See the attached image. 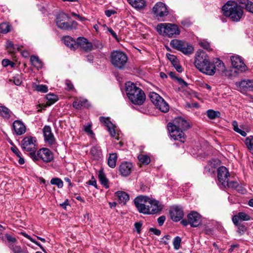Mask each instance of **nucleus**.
<instances>
[{"mask_svg": "<svg viewBox=\"0 0 253 253\" xmlns=\"http://www.w3.org/2000/svg\"><path fill=\"white\" fill-rule=\"evenodd\" d=\"M149 231L158 236L161 234V231L156 228H150Z\"/></svg>", "mask_w": 253, "mask_h": 253, "instance_id": "obj_60", "label": "nucleus"}, {"mask_svg": "<svg viewBox=\"0 0 253 253\" xmlns=\"http://www.w3.org/2000/svg\"><path fill=\"white\" fill-rule=\"evenodd\" d=\"M126 91L129 100L135 105H141L144 102L146 96L144 91L132 82L126 84Z\"/></svg>", "mask_w": 253, "mask_h": 253, "instance_id": "obj_3", "label": "nucleus"}, {"mask_svg": "<svg viewBox=\"0 0 253 253\" xmlns=\"http://www.w3.org/2000/svg\"><path fill=\"white\" fill-rule=\"evenodd\" d=\"M33 87L36 91L42 93H45L48 91V88L46 85L34 84Z\"/></svg>", "mask_w": 253, "mask_h": 253, "instance_id": "obj_43", "label": "nucleus"}, {"mask_svg": "<svg viewBox=\"0 0 253 253\" xmlns=\"http://www.w3.org/2000/svg\"><path fill=\"white\" fill-rule=\"evenodd\" d=\"M11 62L7 59H4L2 61V64L4 67H6L10 64Z\"/></svg>", "mask_w": 253, "mask_h": 253, "instance_id": "obj_63", "label": "nucleus"}, {"mask_svg": "<svg viewBox=\"0 0 253 253\" xmlns=\"http://www.w3.org/2000/svg\"><path fill=\"white\" fill-rule=\"evenodd\" d=\"M50 183L52 185H56L58 188H61L63 186V182L59 178H53L51 179Z\"/></svg>", "mask_w": 253, "mask_h": 253, "instance_id": "obj_46", "label": "nucleus"}, {"mask_svg": "<svg viewBox=\"0 0 253 253\" xmlns=\"http://www.w3.org/2000/svg\"><path fill=\"white\" fill-rule=\"evenodd\" d=\"M153 12L158 18H163L169 14L167 6L162 2H157L155 4L153 8Z\"/></svg>", "mask_w": 253, "mask_h": 253, "instance_id": "obj_13", "label": "nucleus"}, {"mask_svg": "<svg viewBox=\"0 0 253 253\" xmlns=\"http://www.w3.org/2000/svg\"><path fill=\"white\" fill-rule=\"evenodd\" d=\"M171 219L175 222L180 220L183 216L182 209L178 206H173L169 211Z\"/></svg>", "mask_w": 253, "mask_h": 253, "instance_id": "obj_18", "label": "nucleus"}, {"mask_svg": "<svg viewBox=\"0 0 253 253\" xmlns=\"http://www.w3.org/2000/svg\"><path fill=\"white\" fill-rule=\"evenodd\" d=\"M128 3L137 9H141L145 5V0H128Z\"/></svg>", "mask_w": 253, "mask_h": 253, "instance_id": "obj_27", "label": "nucleus"}, {"mask_svg": "<svg viewBox=\"0 0 253 253\" xmlns=\"http://www.w3.org/2000/svg\"><path fill=\"white\" fill-rule=\"evenodd\" d=\"M79 46L85 51H91L93 47L91 43L84 37H79L77 39V48Z\"/></svg>", "mask_w": 253, "mask_h": 253, "instance_id": "obj_20", "label": "nucleus"}, {"mask_svg": "<svg viewBox=\"0 0 253 253\" xmlns=\"http://www.w3.org/2000/svg\"><path fill=\"white\" fill-rule=\"evenodd\" d=\"M149 97L152 102L155 105L157 109L162 112H167L169 110V106L165 100L155 92H150Z\"/></svg>", "mask_w": 253, "mask_h": 253, "instance_id": "obj_8", "label": "nucleus"}, {"mask_svg": "<svg viewBox=\"0 0 253 253\" xmlns=\"http://www.w3.org/2000/svg\"><path fill=\"white\" fill-rule=\"evenodd\" d=\"M99 120L101 123L103 124L107 128L113 126V124L110 121L108 118H106L103 117H100Z\"/></svg>", "mask_w": 253, "mask_h": 253, "instance_id": "obj_47", "label": "nucleus"}, {"mask_svg": "<svg viewBox=\"0 0 253 253\" xmlns=\"http://www.w3.org/2000/svg\"><path fill=\"white\" fill-rule=\"evenodd\" d=\"M250 219V216L244 212H240L237 215H235L232 217V221L235 225L238 224L240 220L248 221Z\"/></svg>", "mask_w": 253, "mask_h": 253, "instance_id": "obj_24", "label": "nucleus"}, {"mask_svg": "<svg viewBox=\"0 0 253 253\" xmlns=\"http://www.w3.org/2000/svg\"><path fill=\"white\" fill-rule=\"evenodd\" d=\"M6 47L8 52L11 54L15 53L16 51H20L21 50V47L20 46L14 45L10 41L7 42Z\"/></svg>", "mask_w": 253, "mask_h": 253, "instance_id": "obj_30", "label": "nucleus"}, {"mask_svg": "<svg viewBox=\"0 0 253 253\" xmlns=\"http://www.w3.org/2000/svg\"><path fill=\"white\" fill-rule=\"evenodd\" d=\"M13 128L17 135H22L26 131V127L21 121H15L13 123Z\"/></svg>", "mask_w": 253, "mask_h": 253, "instance_id": "obj_25", "label": "nucleus"}, {"mask_svg": "<svg viewBox=\"0 0 253 253\" xmlns=\"http://www.w3.org/2000/svg\"><path fill=\"white\" fill-rule=\"evenodd\" d=\"M229 173L227 169L223 166L219 167L217 169V178L219 184L222 186L226 184V182L228 180Z\"/></svg>", "mask_w": 253, "mask_h": 253, "instance_id": "obj_15", "label": "nucleus"}, {"mask_svg": "<svg viewBox=\"0 0 253 253\" xmlns=\"http://www.w3.org/2000/svg\"><path fill=\"white\" fill-rule=\"evenodd\" d=\"M181 242V239L179 237L177 236L175 238H174L173 241V245L174 249L178 250L179 249Z\"/></svg>", "mask_w": 253, "mask_h": 253, "instance_id": "obj_49", "label": "nucleus"}, {"mask_svg": "<svg viewBox=\"0 0 253 253\" xmlns=\"http://www.w3.org/2000/svg\"><path fill=\"white\" fill-rule=\"evenodd\" d=\"M47 102L46 103V106H50L54 104L58 100L57 96L54 94H48L46 95Z\"/></svg>", "mask_w": 253, "mask_h": 253, "instance_id": "obj_39", "label": "nucleus"}, {"mask_svg": "<svg viewBox=\"0 0 253 253\" xmlns=\"http://www.w3.org/2000/svg\"><path fill=\"white\" fill-rule=\"evenodd\" d=\"M167 56L168 58L171 61L173 65H174V64L178 63L177 59L175 56L168 53L167 54Z\"/></svg>", "mask_w": 253, "mask_h": 253, "instance_id": "obj_51", "label": "nucleus"}, {"mask_svg": "<svg viewBox=\"0 0 253 253\" xmlns=\"http://www.w3.org/2000/svg\"><path fill=\"white\" fill-rule=\"evenodd\" d=\"M43 133L44 137V140L46 143L50 145L55 143V139L52 133L51 128L49 126H45L43 128Z\"/></svg>", "mask_w": 253, "mask_h": 253, "instance_id": "obj_21", "label": "nucleus"}, {"mask_svg": "<svg viewBox=\"0 0 253 253\" xmlns=\"http://www.w3.org/2000/svg\"><path fill=\"white\" fill-rule=\"evenodd\" d=\"M214 62L216 67V71H218L219 72H223L226 70L224 63L218 58L215 59Z\"/></svg>", "mask_w": 253, "mask_h": 253, "instance_id": "obj_33", "label": "nucleus"}, {"mask_svg": "<svg viewBox=\"0 0 253 253\" xmlns=\"http://www.w3.org/2000/svg\"><path fill=\"white\" fill-rule=\"evenodd\" d=\"M21 147L26 151L36 153L37 149V139L35 137L27 136L21 141Z\"/></svg>", "mask_w": 253, "mask_h": 253, "instance_id": "obj_10", "label": "nucleus"}, {"mask_svg": "<svg viewBox=\"0 0 253 253\" xmlns=\"http://www.w3.org/2000/svg\"><path fill=\"white\" fill-rule=\"evenodd\" d=\"M235 225L238 226V232L240 234H242L245 232L246 227L245 226L241 224L240 222H238V224Z\"/></svg>", "mask_w": 253, "mask_h": 253, "instance_id": "obj_52", "label": "nucleus"}, {"mask_svg": "<svg viewBox=\"0 0 253 253\" xmlns=\"http://www.w3.org/2000/svg\"><path fill=\"white\" fill-rule=\"evenodd\" d=\"M98 178L101 183L106 188L109 187L108 180L107 179L105 174L102 171L100 170L98 173Z\"/></svg>", "mask_w": 253, "mask_h": 253, "instance_id": "obj_36", "label": "nucleus"}, {"mask_svg": "<svg viewBox=\"0 0 253 253\" xmlns=\"http://www.w3.org/2000/svg\"><path fill=\"white\" fill-rule=\"evenodd\" d=\"M133 169V166L131 163L124 162L119 167V171L122 176H127L130 174Z\"/></svg>", "mask_w": 253, "mask_h": 253, "instance_id": "obj_19", "label": "nucleus"}, {"mask_svg": "<svg viewBox=\"0 0 253 253\" xmlns=\"http://www.w3.org/2000/svg\"><path fill=\"white\" fill-rule=\"evenodd\" d=\"M157 30L160 34L168 37H173L180 34L178 27L171 23H161L157 27Z\"/></svg>", "mask_w": 253, "mask_h": 253, "instance_id": "obj_4", "label": "nucleus"}, {"mask_svg": "<svg viewBox=\"0 0 253 253\" xmlns=\"http://www.w3.org/2000/svg\"><path fill=\"white\" fill-rule=\"evenodd\" d=\"M69 21V17L65 13H61L57 15L56 19L57 26L61 30H69L72 28V25Z\"/></svg>", "mask_w": 253, "mask_h": 253, "instance_id": "obj_11", "label": "nucleus"}, {"mask_svg": "<svg viewBox=\"0 0 253 253\" xmlns=\"http://www.w3.org/2000/svg\"><path fill=\"white\" fill-rule=\"evenodd\" d=\"M232 126L233 127V129L237 132L243 136H246L247 135V133L241 129H240L238 127V123L236 121H234L232 123Z\"/></svg>", "mask_w": 253, "mask_h": 253, "instance_id": "obj_44", "label": "nucleus"}, {"mask_svg": "<svg viewBox=\"0 0 253 253\" xmlns=\"http://www.w3.org/2000/svg\"><path fill=\"white\" fill-rule=\"evenodd\" d=\"M11 112L5 106H0V115L3 118L8 119L10 117Z\"/></svg>", "mask_w": 253, "mask_h": 253, "instance_id": "obj_40", "label": "nucleus"}, {"mask_svg": "<svg viewBox=\"0 0 253 253\" xmlns=\"http://www.w3.org/2000/svg\"><path fill=\"white\" fill-rule=\"evenodd\" d=\"M236 85L238 87L239 90L242 92H244L248 89L253 88V80H242L241 82L236 83Z\"/></svg>", "mask_w": 253, "mask_h": 253, "instance_id": "obj_22", "label": "nucleus"}, {"mask_svg": "<svg viewBox=\"0 0 253 253\" xmlns=\"http://www.w3.org/2000/svg\"><path fill=\"white\" fill-rule=\"evenodd\" d=\"M138 159L142 164L144 165H148L150 162V158L147 155H139L138 156Z\"/></svg>", "mask_w": 253, "mask_h": 253, "instance_id": "obj_45", "label": "nucleus"}, {"mask_svg": "<svg viewBox=\"0 0 253 253\" xmlns=\"http://www.w3.org/2000/svg\"><path fill=\"white\" fill-rule=\"evenodd\" d=\"M65 84L66 86V89L68 90H71L74 89V85L69 80H66Z\"/></svg>", "mask_w": 253, "mask_h": 253, "instance_id": "obj_53", "label": "nucleus"}, {"mask_svg": "<svg viewBox=\"0 0 253 253\" xmlns=\"http://www.w3.org/2000/svg\"><path fill=\"white\" fill-rule=\"evenodd\" d=\"M5 238L8 242V246L9 244H13L17 241V239L14 236H11L8 234H5Z\"/></svg>", "mask_w": 253, "mask_h": 253, "instance_id": "obj_50", "label": "nucleus"}, {"mask_svg": "<svg viewBox=\"0 0 253 253\" xmlns=\"http://www.w3.org/2000/svg\"><path fill=\"white\" fill-rule=\"evenodd\" d=\"M9 31V26L6 23L0 24V33H6Z\"/></svg>", "mask_w": 253, "mask_h": 253, "instance_id": "obj_48", "label": "nucleus"}, {"mask_svg": "<svg viewBox=\"0 0 253 253\" xmlns=\"http://www.w3.org/2000/svg\"><path fill=\"white\" fill-rule=\"evenodd\" d=\"M63 41L64 44L70 48L75 50L77 48V41H75L70 36H65Z\"/></svg>", "mask_w": 253, "mask_h": 253, "instance_id": "obj_26", "label": "nucleus"}, {"mask_svg": "<svg viewBox=\"0 0 253 253\" xmlns=\"http://www.w3.org/2000/svg\"><path fill=\"white\" fill-rule=\"evenodd\" d=\"M115 196L118 199L120 202L124 204H125L129 199L128 195L123 191L116 192Z\"/></svg>", "mask_w": 253, "mask_h": 253, "instance_id": "obj_28", "label": "nucleus"}, {"mask_svg": "<svg viewBox=\"0 0 253 253\" xmlns=\"http://www.w3.org/2000/svg\"><path fill=\"white\" fill-rule=\"evenodd\" d=\"M108 31L116 40H118V37L116 33L111 28H108Z\"/></svg>", "mask_w": 253, "mask_h": 253, "instance_id": "obj_62", "label": "nucleus"}, {"mask_svg": "<svg viewBox=\"0 0 253 253\" xmlns=\"http://www.w3.org/2000/svg\"><path fill=\"white\" fill-rule=\"evenodd\" d=\"M230 59L233 67L242 72L246 71L247 66L240 56L233 55L231 56Z\"/></svg>", "mask_w": 253, "mask_h": 253, "instance_id": "obj_17", "label": "nucleus"}, {"mask_svg": "<svg viewBox=\"0 0 253 253\" xmlns=\"http://www.w3.org/2000/svg\"><path fill=\"white\" fill-rule=\"evenodd\" d=\"M200 44L201 46L203 47L204 49H207L208 51H210L211 50V48H210V44L206 42H200Z\"/></svg>", "mask_w": 253, "mask_h": 253, "instance_id": "obj_54", "label": "nucleus"}, {"mask_svg": "<svg viewBox=\"0 0 253 253\" xmlns=\"http://www.w3.org/2000/svg\"><path fill=\"white\" fill-rule=\"evenodd\" d=\"M87 183L89 184V185H93L94 186V187H97V184H96V180L94 179L93 177H92L91 178V179H90V180H89L88 182H87Z\"/></svg>", "mask_w": 253, "mask_h": 253, "instance_id": "obj_64", "label": "nucleus"}, {"mask_svg": "<svg viewBox=\"0 0 253 253\" xmlns=\"http://www.w3.org/2000/svg\"><path fill=\"white\" fill-rule=\"evenodd\" d=\"M187 218L189 221V224L193 227H197L201 224L202 217L196 211H192L189 213L187 216Z\"/></svg>", "mask_w": 253, "mask_h": 253, "instance_id": "obj_14", "label": "nucleus"}, {"mask_svg": "<svg viewBox=\"0 0 253 253\" xmlns=\"http://www.w3.org/2000/svg\"><path fill=\"white\" fill-rule=\"evenodd\" d=\"M170 45L173 48L182 52L185 55L191 54L194 51V48L192 45L184 41L172 40L170 42Z\"/></svg>", "mask_w": 253, "mask_h": 253, "instance_id": "obj_6", "label": "nucleus"}, {"mask_svg": "<svg viewBox=\"0 0 253 253\" xmlns=\"http://www.w3.org/2000/svg\"><path fill=\"white\" fill-rule=\"evenodd\" d=\"M245 143L249 151H253V136L251 135L247 137Z\"/></svg>", "mask_w": 253, "mask_h": 253, "instance_id": "obj_42", "label": "nucleus"}, {"mask_svg": "<svg viewBox=\"0 0 253 253\" xmlns=\"http://www.w3.org/2000/svg\"><path fill=\"white\" fill-rule=\"evenodd\" d=\"M142 225V224L140 222H136L134 224V226H135V228L136 229L137 232L138 233H139L140 232L141 228Z\"/></svg>", "mask_w": 253, "mask_h": 253, "instance_id": "obj_58", "label": "nucleus"}, {"mask_svg": "<svg viewBox=\"0 0 253 253\" xmlns=\"http://www.w3.org/2000/svg\"><path fill=\"white\" fill-rule=\"evenodd\" d=\"M226 183L227 184H224L223 187L239 190V189H238L239 187V183L237 181H229L228 180Z\"/></svg>", "mask_w": 253, "mask_h": 253, "instance_id": "obj_37", "label": "nucleus"}, {"mask_svg": "<svg viewBox=\"0 0 253 253\" xmlns=\"http://www.w3.org/2000/svg\"><path fill=\"white\" fill-rule=\"evenodd\" d=\"M117 156L116 153L110 154L108 160V165L111 168L116 167Z\"/></svg>", "mask_w": 253, "mask_h": 253, "instance_id": "obj_34", "label": "nucleus"}, {"mask_svg": "<svg viewBox=\"0 0 253 253\" xmlns=\"http://www.w3.org/2000/svg\"><path fill=\"white\" fill-rule=\"evenodd\" d=\"M221 10L224 16L234 22H239L244 15L243 7L234 0L227 1L222 6Z\"/></svg>", "mask_w": 253, "mask_h": 253, "instance_id": "obj_2", "label": "nucleus"}, {"mask_svg": "<svg viewBox=\"0 0 253 253\" xmlns=\"http://www.w3.org/2000/svg\"><path fill=\"white\" fill-rule=\"evenodd\" d=\"M90 153L94 159L98 160L102 157L101 150L99 147L93 146L91 148Z\"/></svg>", "mask_w": 253, "mask_h": 253, "instance_id": "obj_29", "label": "nucleus"}, {"mask_svg": "<svg viewBox=\"0 0 253 253\" xmlns=\"http://www.w3.org/2000/svg\"><path fill=\"white\" fill-rule=\"evenodd\" d=\"M91 125H88L84 126V130L88 134L92 135L93 134L92 130L91 129Z\"/></svg>", "mask_w": 253, "mask_h": 253, "instance_id": "obj_55", "label": "nucleus"}, {"mask_svg": "<svg viewBox=\"0 0 253 253\" xmlns=\"http://www.w3.org/2000/svg\"><path fill=\"white\" fill-rule=\"evenodd\" d=\"M175 68V69L176 70V71L179 73H181L182 72V67L178 63H176L175 64H174V65H173Z\"/></svg>", "mask_w": 253, "mask_h": 253, "instance_id": "obj_61", "label": "nucleus"}, {"mask_svg": "<svg viewBox=\"0 0 253 253\" xmlns=\"http://www.w3.org/2000/svg\"><path fill=\"white\" fill-rule=\"evenodd\" d=\"M128 58L123 52L113 51L111 54V62L112 65L120 69H123L126 66Z\"/></svg>", "mask_w": 253, "mask_h": 253, "instance_id": "obj_5", "label": "nucleus"}, {"mask_svg": "<svg viewBox=\"0 0 253 253\" xmlns=\"http://www.w3.org/2000/svg\"><path fill=\"white\" fill-rule=\"evenodd\" d=\"M194 65L200 72L206 75L212 76L216 72L215 66L210 61L209 57L203 50H199L197 51Z\"/></svg>", "mask_w": 253, "mask_h": 253, "instance_id": "obj_1", "label": "nucleus"}, {"mask_svg": "<svg viewBox=\"0 0 253 253\" xmlns=\"http://www.w3.org/2000/svg\"><path fill=\"white\" fill-rule=\"evenodd\" d=\"M170 236L169 235L165 236L162 239L161 242H163L165 245H168V241L170 240Z\"/></svg>", "mask_w": 253, "mask_h": 253, "instance_id": "obj_57", "label": "nucleus"}, {"mask_svg": "<svg viewBox=\"0 0 253 253\" xmlns=\"http://www.w3.org/2000/svg\"><path fill=\"white\" fill-rule=\"evenodd\" d=\"M207 116L210 119H214L220 117L221 114L219 111H215L213 110H209L207 112Z\"/></svg>", "mask_w": 253, "mask_h": 253, "instance_id": "obj_41", "label": "nucleus"}, {"mask_svg": "<svg viewBox=\"0 0 253 253\" xmlns=\"http://www.w3.org/2000/svg\"><path fill=\"white\" fill-rule=\"evenodd\" d=\"M134 204L138 211L142 213H149L148 208H146L147 204L150 203L149 197L147 196H140L134 200Z\"/></svg>", "mask_w": 253, "mask_h": 253, "instance_id": "obj_9", "label": "nucleus"}, {"mask_svg": "<svg viewBox=\"0 0 253 253\" xmlns=\"http://www.w3.org/2000/svg\"><path fill=\"white\" fill-rule=\"evenodd\" d=\"M87 102L86 99H76L73 103V107L77 109H80L83 106H86Z\"/></svg>", "mask_w": 253, "mask_h": 253, "instance_id": "obj_35", "label": "nucleus"}, {"mask_svg": "<svg viewBox=\"0 0 253 253\" xmlns=\"http://www.w3.org/2000/svg\"><path fill=\"white\" fill-rule=\"evenodd\" d=\"M107 128L108 131L110 132L111 136L112 137H116V133L114 129V126L113 125V126H110Z\"/></svg>", "mask_w": 253, "mask_h": 253, "instance_id": "obj_56", "label": "nucleus"}, {"mask_svg": "<svg viewBox=\"0 0 253 253\" xmlns=\"http://www.w3.org/2000/svg\"><path fill=\"white\" fill-rule=\"evenodd\" d=\"M149 201L151 202V210L149 211L148 214H155L160 212L163 207L159 201L149 197Z\"/></svg>", "mask_w": 253, "mask_h": 253, "instance_id": "obj_23", "label": "nucleus"}, {"mask_svg": "<svg viewBox=\"0 0 253 253\" xmlns=\"http://www.w3.org/2000/svg\"><path fill=\"white\" fill-rule=\"evenodd\" d=\"M168 129L169 131L170 136L174 140H179L181 142H184L185 140V135L184 132L177 127L169 123L168 124Z\"/></svg>", "mask_w": 253, "mask_h": 253, "instance_id": "obj_12", "label": "nucleus"}, {"mask_svg": "<svg viewBox=\"0 0 253 253\" xmlns=\"http://www.w3.org/2000/svg\"><path fill=\"white\" fill-rule=\"evenodd\" d=\"M239 3L243 5V7L248 11L253 13V2L249 0H240Z\"/></svg>", "mask_w": 253, "mask_h": 253, "instance_id": "obj_32", "label": "nucleus"}, {"mask_svg": "<svg viewBox=\"0 0 253 253\" xmlns=\"http://www.w3.org/2000/svg\"><path fill=\"white\" fill-rule=\"evenodd\" d=\"M8 247L13 253H29L26 248H21L20 246L9 244Z\"/></svg>", "mask_w": 253, "mask_h": 253, "instance_id": "obj_31", "label": "nucleus"}, {"mask_svg": "<svg viewBox=\"0 0 253 253\" xmlns=\"http://www.w3.org/2000/svg\"><path fill=\"white\" fill-rule=\"evenodd\" d=\"M171 123L182 131L187 130L191 127L190 123L182 117L175 118Z\"/></svg>", "mask_w": 253, "mask_h": 253, "instance_id": "obj_16", "label": "nucleus"}, {"mask_svg": "<svg viewBox=\"0 0 253 253\" xmlns=\"http://www.w3.org/2000/svg\"><path fill=\"white\" fill-rule=\"evenodd\" d=\"M31 158L35 162L42 160L43 162L48 163L53 159V154L51 151L45 148L40 149L37 153H30Z\"/></svg>", "mask_w": 253, "mask_h": 253, "instance_id": "obj_7", "label": "nucleus"}, {"mask_svg": "<svg viewBox=\"0 0 253 253\" xmlns=\"http://www.w3.org/2000/svg\"><path fill=\"white\" fill-rule=\"evenodd\" d=\"M166 219L165 216H161L158 218V222L159 225L161 226L163 224Z\"/></svg>", "mask_w": 253, "mask_h": 253, "instance_id": "obj_59", "label": "nucleus"}, {"mask_svg": "<svg viewBox=\"0 0 253 253\" xmlns=\"http://www.w3.org/2000/svg\"><path fill=\"white\" fill-rule=\"evenodd\" d=\"M30 60L32 65L37 68H41L42 67V63L38 56L32 55Z\"/></svg>", "mask_w": 253, "mask_h": 253, "instance_id": "obj_38", "label": "nucleus"}]
</instances>
